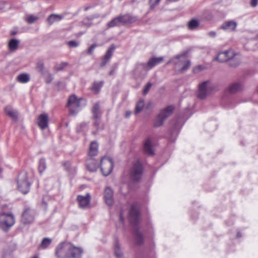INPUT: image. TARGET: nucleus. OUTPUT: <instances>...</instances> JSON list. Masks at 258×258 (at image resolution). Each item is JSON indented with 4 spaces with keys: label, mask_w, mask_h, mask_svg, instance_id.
Returning a JSON list of instances; mask_svg holds the SVG:
<instances>
[{
    "label": "nucleus",
    "mask_w": 258,
    "mask_h": 258,
    "mask_svg": "<svg viewBox=\"0 0 258 258\" xmlns=\"http://www.w3.org/2000/svg\"><path fill=\"white\" fill-rule=\"evenodd\" d=\"M142 170L143 168L141 163L139 161L135 162L130 172L132 179L134 180H139L141 177Z\"/></svg>",
    "instance_id": "obj_9"
},
{
    "label": "nucleus",
    "mask_w": 258,
    "mask_h": 258,
    "mask_svg": "<svg viewBox=\"0 0 258 258\" xmlns=\"http://www.w3.org/2000/svg\"><path fill=\"white\" fill-rule=\"evenodd\" d=\"M51 242V240L50 238H45L43 239L41 244V248L43 249L47 248L50 244Z\"/></svg>",
    "instance_id": "obj_34"
},
{
    "label": "nucleus",
    "mask_w": 258,
    "mask_h": 258,
    "mask_svg": "<svg viewBox=\"0 0 258 258\" xmlns=\"http://www.w3.org/2000/svg\"><path fill=\"white\" fill-rule=\"evenodd\" d=\"M86 166L89 171L94 172L98 169V164L95 159L89 158L86 161Z\"/></svg>",
    "instance_id": "obj_18"
},
{
    "label": "nucleus",
    "mask_w": 258,
    "mask_h": 258,
    "mask_svg": "<svg viewBox=\"0 0 258 258\" xmlns=\"http://www.w3.org/2000/svg\"><path fill=\"white\" fill-rule=\"evenodd\" d=\"M179 60V65L182 66L181 70L182 71L186 70L188 69L190 66V61L189 60H186L185 58V55L184 54H182L180 55H177L175 57L173 61L174 63H178Z\"/></svg>",
    "instance_id": "obj_11"
},
{
    "label": "nucleus",
    "mask_w": 258,
    "mask_h": 258,
    "mask_svg": "<svg viewBox=\"0 0 258 258\" xmlns=\"http://www.w3.org/2000/svg\"><path fill=\"white\" fill-rule=\"evenodd\" d=\"M90 199L91 196L89 194H87L84 196L79 195L77 197V200L79 203V207L82 209L89 207Z\"/></svg>",
    "instance_id": "obj_13"
},
{
    "label": "nucleus",
    "mask_w": 258,
    "mask_h": 258,
    "mask_svg": "<svg viewBox=\"0 0 258 258\" xmlns=\"http://www.w3.org/2000/svg\"><path fill=\"white\" fill-rule=\"evenodd\" d=\"M62 64H63V66H66V65H67V63H63Z\"/></svg>",
    "instance_id": "obj_51"
},
{
    "label": "nucleus",
    "mask_w": 258,
    "mask_h": 258,
    "mask_svg": "<svg viewBox=\"0 0 258 258\" xmlns=\"http://www.w3.org/2000/svg\"><path fill=\"white\" fill-rule=\"evenodd\" d=\"M114 254L117 258L120 257L122 255L119 246L117 243H116L114 246Z\"/></svg>",
    "instance_id": "obj_36"
},
{
    "label": "nucleus",
    "mask_w": 258,
    "mask_h": 258,
    "mask_svg": "<svg viewBox=\"0 0 258 258\" xmlns=\"http://www.w3.org/2000/svg\"><path fill=\"white\" fill-rule=\"evenodd\" d=\"M208 35L211 37H215L216 36V33L214 31H210L209 32Z\"/></svg>",
    "instance_id": "obj_46"
},
{
    "label": "nucleus",
    "mask_w": 258,
    "mask_h": 258,
    "mask_svg": "<svg viewBox=\"0 0 258 258\" xmlns=\"http://www.w3.org/2000/svg\"><path fill=\"white\" fill-rule=\"evenodd\" d=\"M34 219V213L32 210L28 208L24 211L21 218L22 222L25 224L32 223Z\"/></svg>",
    "instance_id": "obj_10"
},
{
    "label": "nucleus",
    "mask_w": 258,
    "mask_h": 258,
    "mask_svg": "<svg viewBox=\"0 0 258 258\" xmlns=\"http://www.w3.org/2000/svg\"><path fill=\"white\" fill-rule=\"evenodd\" d=\"M144 106V102L143 100H141L138 102L136 106L135 113L136 114L141 112Z\"/></svg>",
    "instance_id": "obj_32"
},
{
    "label": "nucleus",
    "mask_w": 258,
    "mask_h": 258,
    "mask_svg": "<svg viewBox=\"0 0 258 258\" xmlns=\"http://www.w3.org/2000/svg\"><path fill=\"white\" fill-rule=\"evenodd\" d=\"M38 17L34 15H28L26 18V20L29 23H33L37 21Z\"/></svg>",
    "instance_id": "obj_35"
},
{
    "label": "nucleus",
    "mask_w": 258,
    "mask_h": 258,
    "mask_svg": "<svg viewBox=\"0 0 258 258\" xmlns=\"http://www.w3.org/2000/svg\"><path fill=\"white\" fill-rule=\"evenodd\" d=\"M144 150L146 153L149 155H153L154 154L151 138H147L145 141L144 145Z\"/></svg>",
    "instance_id": "obj_20"
},
{
    "label": "nucleus",
    "mask_w": 258,
    "mask_h": 258,
    "mask_svg": "<svg viewBox=\"0 0 258 258\" xmlns=\"http://www.w3.org/2000/svg\"><path fill=\"white\" fill-rule=\"evenodd\" d=\"M130 220L132 222H136L139 217L138 208L137 205H133L130 212Z\"/></svg>",
    "instance_id": "obj_19"
},
{
    "label": "nucleus",
    "mask_w": 258,
    "mask_h": 258,
    "mask_svg": "<svg viewBox=\"0 0 258 258\" xmlns=\"http://www.w3.org/2000/svg\"><path fill=\"white\" fill-rule=\"evenodd\" d=\"M37 67L40 71H42L44 69L43 63L41 62H38L37 64Z\"/></svg>",
    "instance_id": "obj_44"
},
{
    "label": "nucleus",
    "mask_w": 258,
    "mask_h": 258,
    "mask_svg": "<svg viewBox=\"0 0 258 258\" xmlns=\"http://www.w3.org/2000/svg\"><path fill=\"white\" fill-rule=\"evenodd\" d=\"M3 170L0 167V173H1L2 172Z\"/></svg>",
    "instance_id": "obj_50"
},
{
    "label": "nucleus",
    "mask_w": 258,
    "mask_h": 258,
    "mask_svg": "<svg viewBox=\"0 0 258 258\" xmlns=\"http://www.w3.org/2000/svg\"><path fill=\"white\" fill-rule=\"evenodd\" d=\"M120 220L121 222H122L123 221V216H122V214H120Z\"/></svg>",
    "instance_id": "obj_48"
},
{
    "label": "nucleus",
    "mask_w": 258,
    "mask_h": 258,
    "mask_svg": "<svg viewBox=\"0 0 258 258\" xmlns=\"http://www.w3.org/2000/svg\"><path fill=\"white\" fill-rule=\"evenodd\" d=\"M97 46V45L94 44L92 45L88 49L87 52L89 54H92L93 52L94 51V49Z\"/></svg>",
    "instance_id": "obj_40"
},
{
    "label": "nucleus",
    "mask_w": 258,
    "mask_h": 258,
    "mask_svg": "<svg viewBox=\"0 0 258 258\" xmlns=\"http://www.w3.org/2000/svg\"><path fill=\"white\" fill-rule=\"evenodd\" d=\"M86 101L82 98H77L74 95H71L68 100L67 106L69 108L70 113L72 114L77 113L81 108L82 106L85 105Z\"/></svg>",
    "instance_id": "obj_3"
},
{
    "label": "nucleus",
    "mask_w": 258,
    "mask_h": 258,
    "mask_svg": "<svg viewBox=\"0 0 258 258\" xmlns=\"http://www.w3.org/2000/svg\"><path fill=\"white\" fill-rule=\"evenodd\" d=\"M83 250L74 246L70 243L63 242L55 249V255L58 258H80Z\"/></svg>",
    "instance_id": "obj_1"
},
{
    "label": "nucleus",
    "mask_w": 258,
    "mask_h": 258,
    "mask_svg": "<svg viewBox=\"0 0 258 258\" xmlns=\"http://www.w3.org/2000/svg\"><path fill=\"white\" fill-rule=\"evenodd\" d=\"M38 126L42 130L47 128L48 126V115L46 113L40 114L37 119Z\"/></svg>",
    "instance_id": "obj_12"
},
{
    "label": "nucleus",
    "mask_w": 258,
    "mask_h": 258,
    "mask_svg": "<svg viewBox=\"0 0 258 258\" xmlns=\"http://www.w3.org/2000/svg\"><path fill=\"white\" fill-rule=\"evenodd\" d=\"M6 113L11 118L16 119L17 118L18 113L11 106H8L5 108Z\"/></svg>",
    "instance_id": "obj_26"
},
{
    "label": "nucleus",
    "mask_w": 258,
    "mask_h": 258,
    "mask_svg": "<svg viewBox=\"0 0 258 258\" xmlns=\"http://www.w3.org/2000/svg\"><path fill=\"white\" fill-rule=\"evenodd\" d=\"M203 69L204 67L202 66H198L194 69V72L197 73L203 70Z\"/></svg>",
    "instance_id": "obj_43"
},
{
    "label": "nucleus",
    "mask_w": 258,
    "mask_h": 258,
    "mask_svg": "<svg viewBox=\"0 0 258 258\" xmlns=\"http://www.w3.org/2000/svg\"><path fill=\"white\" fill-rule=\"evenodd\" d=\"M62 17L59 15L52 14L47 18V22L49 24H52L55 22H57L60 21Z\"/></svg>",
    "instance_id": "obj_27"
},
{
    "label": "nucleus",
    "mask_w": 258,
    "mask_h": 258,
    "mask_svg": "<svg viewBox=\"0 0 258 258\" xmlns=\"http://www.w3.org/2000/svg\"><path fill=\"white\" fill-rule=\"evenodd\" d=\"M87 127V124L85 123H82L79 125L78 126L77 128V131L78 132H81L83 131L84 128Z\"/></svg>",
    "instance_id": "obj_37"
},
{
    "label": "nucleus",
    "mask_w": 258,
    "mask_h": 258,
    "mask_svg": "<svg viewBox=\"0 0 258 258\" xmlns=\"http://www.w3.org/2000/svg\"><path fill=\"white\" fill-rule=\"evenodd\" d=\"M17 182L18 189L22 194H26L29 191L31 183L26 172L23 171L19 174Z\"/></svg>",
    "instance_id": "obj_2"
},
{
    "label": "nucleus",
    "mask_w": 258,
    "mask_h": 258,
    "mask_svg": "<svg viewBox=\"0 0 258 258\" xmlns=\"http://www.w3.org/2000/svg\"><path fill=\"white\" fill-rule=\"evenodd\" d=\"M113 162L112 159L107 157H104L100 161V169L102 174L106 176L110 174L113 169Z\"/></svg>",
    "instance_id": "obj_6"
},
{
    "label": "nucleus",
    "mask_w": 258,
    "mask_h": 258,
    "mask_svg": "<svg viewBox=\"0 0 258 258\" xmlns=\"http://www.w3.org/2000/svg\"><path fill=\"white\" fill-rule=\"evenodd\" d=\"M104 198L106 204L109 206H111L113 204V191L110 188L106 187L105 189Z\"/></svg>",
    "instance_id": "obj_16"
},
{
    "label": "nucleus",
    "mask_w": 258,
    "mask_h": 258,
    "mask_svg": "<svg viewBox=\"0 0 258 258\" xmlns=\"http://www.w3.org/2000/svg\"><path fill=\"white\" fill-rule=\"evenodd\" d=\"M199 25V22L196 20H192L189 22L188 26L189 29L193 30L198 27Z\"/></svg>",
    "instance_id": "obj_33"
},
{
    "label": "nucleus",
    "mask_w": 258,
    "mask_h": 258,
    "mask_svg": "<svg viewBox=\"0 0 258 258\" xmlns=\"http://www.w3.org/2000/svg\"><path fill=\"white\" fill-rule=\"evenodd\" d=\"M120 24H121L119 18V17H116V18L112 19L111 21H110L108 23L107 26L109 28H110V27L119 26Z\"/></svg>",
    "instance_id": "obj_29"
},
{
    "label": "nucleus",
    "mask_w": 258,
    "mask_h": 258,
    "mask_svg": "<svg viewBox=\"0 0 258 258\" xmlns=\"http://www.w3.org/2000/svg\"><path fill=\"white\" fill-rule=\"evenodd\" d=\"M98 145L97 142H91L89 147L88 154L90 156H94L98 153Z\"/></svg>",
    "instance_id": "obj_23"
},
{
    "label": "nucleus",
    "mask_w": 258,
    "mask_h": 258,
    "mask_svg": "<svg viewBox=\"0 0 258 258\" xmlns=\"http://www.w3.org/2000/svg\"><path fill=\"white\" fill-rule=\"evenodd\" d=\"M46 168L45 160L44 159H40L38 164V171L42 173Z\"/></svg>",
    "instance_id": "obj_30"
},
{
    "label": "nucleus",
    "mask_w": 258,
    "mask_h": 258,
    "mask_svg": "<svg viewBox=\"0 0 258 258\" xmlns=\"http://www.w3.org/2000/svg\"><path fill=\"white\" fill-rule=\"evenodd\" d=\"M258 0H251L250 2V6L252 7H255L257 6Z\"/></svg>",
    "instance_id": "obj_45"
},
{
    "label": "nucleus",
    "mask_w": 258,
    "mask_h": 258,
    "mask_svg": "<svg viewBox=\"0 0 258 258\" xmlns=\"http://www.w3.org/2000/svg\"><path fill=\"white\" fill-rule=\"evenodd\" d=\"M121 24H131L136 22L137 20L136 17L132 16L129 14H125L119 16Z\"/></svg>",
    "instance_id": "obj_17"
},
{
    "label": "nucleus",
    "mask_w": 258,
    "mask_h": 258,
    "mask_svg": "<svg viewBox=\"0 0 258 258\" xmlns=\"http://www.w3.org/2000/svg\"><path fill=\"white\" fill-rule=\"evenodd\" d=\"M68 45L70 47H75L78 45V43L76 41H70L68 42Z\"/></svg>",
    "instance_id": "obj_42"
},
{
    "label": "nucleus",
    "mask_w": 258,
    "mask_h": 258,
    "mask_svg": "<svg viewBox=\"0 0 258 258\" xmlns=\"http://www.w3.org/2000/svg\"><path fill=\"white\" fill-rule=\"evenodd\" d=\"M15 223L14 216L10 213L0 214V227L4 230H8Z\"/></svg>",
    "instance_id": "obj_5"
},
{
    "label": "nucleus",
    "mask_w": 258,
    "mask_h": 258,
    "mask_svg": "<svg viewBox=\"0 0 258 258\" xmlns=\"http://www.w3.org/2000/svg\"><path fill=\"white\" fill-rule=\"evenodd\" d=\"M99 105L98 103L95 104L92 108V113L93 114V117L96 120L95 123L98 124L97 119H99L101 116V112L99 110Z\"/></svg>",
    "instance_id": "obj_24"
},
{
    "label": "nucleus",
    "mask_w": 258,
    "mask_h": 258,
    "mask_svg": "<svg viewBox=\"0 0 258 258\" xmlns=\"http://www.w3.org/2000/svg\"><path fill=\"white\" fill-rule=\"evenodd\" d=\"M238 56L239 54L236 53L233 49H229L220 52L217 55L216 59L219 62H224L229 59L234 60L236 57Z\"/></svg>",
    "instance_id": "obj_8"
},
{
    "label": "nucleus",
    "mask_w": 258,
    "mask_h": 258,
    "mask_svg": "<svg viewBox=\"0 0 258 258\" xmlns=\"http://www.w3.org/2000/svg\"><path fill=\"white\" fill-rule=\"evenodd\" d=\"M160 1L161 0H150L151 7L154 8L159 3Z\"/></svg>",
    "instance_id": "obj_41"
},
{
    "label": "nucleus",
    "mask_w": 258,
    "mask_h": 258,
    "mask_svg": "<svg viewBox=\"0 0 258 258\" xmlns=\"http://www.w3.org/2000/svg\"><path fill=\"white\" fill-rule=\"evenodd\" d=\"M237 236H240L239 235V233H238V234H237Z\"/></svg>",
    "instance_id": "obj_52"
},
{
    "label": "nucleus",
    "mask_w": 258,
    "mask_h": 258,
    "mask_svg": "<svg viewBox=\"0 0 258 258\" xmlns=\"http://www.w3.org/2000/svg\"><path fill=\"white\" fill-rule=\"evenodd\" d=\"M30 80V76L27 73H22L17 77V81L22 84L27 83Z\"/></svg>",
    "instance_id": "obj_25"
},
{
    "label": "nucleus",
    "mask_w": 258,
    "mask_h": 258,
    "mask_svg": "<svg viewBox=\"0 0 258 258\" xmlns=\"http://www.w3.org/2000/svg\"><path fill=\"white\" fill-rule=\"evenodd\" d=\"M214 89L213 84L209 81H206L199 85L197 93L198 97L200 99L205 98Z\"/></svg>",
    "instance_id": "obj_4"
},
{
    "label": "nucleus",
    "mask_w": 258,
    "mask_h": 258,
    "mask_svg": "<svg viewBox=\"0 0 258 258\" xmlns=\"http://www.w3.org/2000/svg\"><path fill=\"white\" fill-rule=\"evenodd\" d=\"M243 88V85L240 82H235L232 84L229 87V91L234 93L241 90Z\"/></svg>",
    "instance_id": "obj_22"
},
{
    "label": "nucleus",
    "mask_w": 258,
    "mask_h": 258,
    "mask_svg": "<svg viewBox=\"0 0 258 258\" xmlns=\"http://www.w3.org/2000/svg\"><path fill=\"white\" fill-rule=\"evenodd\" d=\"M152 86V84L151 83H148L146 86L145 87L143 90V94L144 95H146L148 93L149 90L150 89L151 87Z\"/></svg>",
    "instance_id": "obj_39"
},
{
    "label": "nucleus",
    "mask_w": 258,
    "mask_h": 258,
    "mask_svg": "<svg viewBox=\"0 0 258 258\" xmlns=\"http://www.w3.org/2000/svg\"><path fill=\"white\" fill-rule=\"evenodd\" d=\"M237 24L234 21H225L221 26V28L225 31L231 32L235 30Z\"/></svg>",
    "instance_id": "obj_15"
},
{
    "label": "nucleus",
    "mask_w": 258,
    "mask_h": 258,
    "mask_svg": "<svg viewBox=\"0 0 258 258\" xmlns=\"http://www.w3.org/2000/svg\"><path fill=\"white\" fill-rule=\"evenodd\" d=\"M32 258H39V257L37 255L36 256H34V257H33Z\"/></svg>",
    "instance_id": "obj_49"
},
{
    "label": "nucleus",
    "mask_w": 258,
    "mask_h": 258,
    "mask_svg": "<svg viewBox=\"0 0 258 258\" xmlns=\"http://www.w3.org/2000/svg\"><path fill=\"white\" fill-rule=\"evenodd\" d=\"M136 242L138 244H141L142 242V235L139 232L136 233Z\"/></svg>",
    "instance_id": "obj_38"
},
{
    "label": "nucleus",
    "mask_w": 258,
    "mask_h": 258,
    "mask_svg": "<svg viewBox=\"0 0 258 258\" xmlns=\"http://www.w3.org/2000/svg\"><path fill=\"white\" fill-rule=\"evenodd\" d=\"M131 114V112L130 111H126L125 113V116L126 117H129Z\"/></svg>",
    "instance_id": "obj_47"
},
{
    "label": "nucleus",
    "mask_w": 258,
    "mask_h": 258,
    "mask_svg": "<svg viewBox=\"0 0 258 258\" xmlns=\"http://www.w3.org/2000/svg\"><path fill=\"white\" fill-rule=\"evenodd\" d=\"M115 49V48L114 46H110L108 49L107 50L106 53L104 55V56L103 57L101 61V66H104L110 59L112 55V54L114 52V50Z\"/></svg>",
    "instance_id": "obj_21"
},
{
    "label": "nucleus",
    "mask_w": 258,
    "mask_h": 258,
    "mask_svg": "<svg viewBox=\"0 0 258 258\" xmlns=\"http://www.w3.org/2000/svg\"><path fill=\"white\" fill-rule=\"evenodd\" d=\"M102 84H103L101 82L94 83L92 87V91H93L95 93H97L102 87Z\"/></svg>",
    "instance_id": "obj_31"
},
{
    "label": "nucleus",
    "mask_w": 258,
    "mask_h": 258,
    "mask_svg": "<svg viewBox=\"0 0 258 258\" xmlns=\"http://www.w3.org/2000/svg\"><path fill=\"white\" fill-rule=\"evenodd\" d=\"M164 60V58L162 56L158 57H152L150 58L146 64H143V66L147 70L153 68L154 66L160 64Z\"/></svg>",
    "instance_id": "obj_14"
},
{
    "label": "nucleus",
    "mask_w": 258,
    "mask_h": 258,
    "mask_svg": "<svg viewBox=\"0 0 258 258\" xmlns=\"http://www.w3.org/2000/svg\"><path fill=\"white\" fill-rule=\"evenodd\" d=\"M19 44V41L15 39H11L8 44L9 48L11 51H15L16 50L18 47V45Z\"/></svg>",
    "instance_id": "obj_28"
},
{
    "label": "nucleus",
    "mask_w": 258,
    "mask_h": 258,
    "mask_svg": "<svg viewBox=\"0 0 258 258\" xmlns=\"http://www.w3.org/2000/svg\"><path fill=\"white\" fill-rule=\"evenodd\" d=\"M173 110V107L170 106L161 111L159 114L155 119L154 126L155 127H159L162 125L164 120L172 113Z\"/></svg>",
    "instance_id": "obj_7"
}]
</instances>
